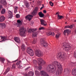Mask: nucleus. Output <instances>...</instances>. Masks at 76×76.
<instances>
[{"mask_svg":"<svg viewBox=\"0 0 76 76\" xmlns=\"http://www.w3.org/2000/svg\"><path fill=\"white\" fill-rule=\"evenodd\" d=\"M51 65L52 66V67H51L50 69L52 72H55V70H56V67H57L58 69H59L60 70L63 69L62 66H61V64H60V63L58 62L57 61L54 62L53 65L52 64Z\"/></svg>","mask_w":76,"mask_h":76,"instance_id":"obj_1","label":"nucleus"},{"mask_svg":"<svg viewBox=\"0 0 76 76\" xmlns=\"http://www.w3.org/2000/svg\"><path fill=\"white\" fill-rule=\"evenodd\" d=\"M37 61L38 63V64L39 65V67H38V69L39 70H41L42 69V67H41V64L42 63L43 64H44L45 63V61H43L42 59L41 58H38L37 59Z\"/></svg>","mask_w":76,"mask_h":76,"instance_id":"obj_2","label":"nucleus"},{"mask_svg":"<svg viewBox=\"0 0 76 76\" xmlns=\"http://www.w3.org/2000/svg\"><path fill=\"white\" fill-rule=\"evenodd\" d=\"M63 48H64L66 51H69V50L71 49V47L69 45V44L66 43H64L63 44Z\"/></svg>","mask_w":76,"mask_h":76,"instance_id":"obj_3","label":"nucleus"},{"mask_svg":"<svg viewBox=\"0 0 76 76\" xmlns=\"http://www.w3.org/2000/svg\"><path fill=\"white\" fill-rule=\"evenodd\" d=\"M27 53L31 56H32L34 55V52L29 47H28L27 48Z\"/></svg>","mask_w":76,"mask_h":76,"instance_id":"obj_4","label":"nucleus"},{"mask_svg":"<svg viewBox=\"0 0 76 76\" xmlns=\"http://www.w3.org/2000/svg\"><path fill=\"white\" fill-rule=\"evenodd\" d=\"M20 35L21 36L25 37V33L26 30H25V28L23 27L20 28L19 29Z\"/></svg>","mask_w":76,"mask_h":76,"instance_id":"obj_5","label":"nucleus"},{"mask_svg":"<svg viewBox=\"0 0 76 76\" xmlns=\"http://www.w3.org/2000/svg\"><path fill=\"white\" fill-rule=\"evenodd\" d=\"M35 53L36 56H38V57H39L42 56L43 55L42 53L39 50H36L35 52Z\"/></svg>","mask_w":76,"mask_h":76,"instance_id":"obj_6","label":"nucleus"},{"mask_svg":"<svg viewBox=\"0 0 76 76\" xmlns=\"http://www.w3.org/2000/svg\"><path fill=\"white\" fill-rule=\"evenodd\" d=\"M40 43H41V44L43 46V47H47V46L48 45H47V43L45 42V40H44V39H40Z\"/></svg>","mask_w":76,"mask_h":76,"instance_id":"obj_7","label":"nucleus"},{"mask_svg":"<svg viewBox=\"0 0 76 76\" xmlns=\"http://www.w3.org/2000/svg\"><path fill=\"white\" fill-rule=\"evenodd\" d=\"M59 55V58L60 59L64 58L66 56V53L63 52H61L58 54Z\"/></svg>","mask_w":76,"mask_h":76,"instance_id":"obj_8","label":"nucleus"},{"mask_svg":"<svg viewBox=\"0 0 76 76\" xmlns=\"http://www.w3.org/2000/svg\"><path fill=\"white\" fill-rule=\"evenodd\" d=\"M39 34V31H34L32 33V37L33 38H34L35 37H37V36Z\"/></svg>","mask_w":76,"mask_h":76,"instance_id":"obj_9","label":"nucleus"},{"mask_svg":"<svg viewBox=\"0 0 76 76\" xmlns=\"http://www.w3.org/2000/svg\"><path fill=\"white\" fill-rule=\"evenodd\" d=\"M71 33L70 30L69 29H66L63 32V34L64 35H66L67 34V35H69V34Z\"/></svg>","mask_w":76,"mask_h":76,"instance_id":"obj_10","label":"nucleus"},{"mask_svg":"<svg viewBox=\"0 0 76 76\" xmlns=\"http://www.w3.org/2000/svg\"><path fill=\"white\" fill-rule=\"evenodd\" d=\"M37 11H38V7H36L33 12H31V15H36Z\"/></svg>","mask_w":76,"mask_h":76,"instance_id":"obj_11","label":"nucleus"},{"mask_svg":"<svg viewBox=\"0 0 76 76\" xmlns=\"http://www.w3.org/2000/svg\"><path fill=\"white\" fill-rule=\"evenodd\" d=\"M40 73L42 76H50L44 71H41Z\"/></svg>","mask_w":76,"mask_h":76,"instance_id":"obj_12","label":"nucleus"},{"mask_svg":"<svg viewBox=\"0 0 76 76\" xmlns=\"http://www.w3.org/2000/svg\"><path fill=\"white\" fill-rule=\"evenodd\" d=\"M40 22L41 24L42 25H43V26H47V23H46V22L45 21H44V20H41Z\"/></svg>","mask_w":76,"mask_h":76,"instance_id":"obj_13","label":"nucleus"},{"mask_svg":"<svg viewBox=\"0 0 76 76\" xmlns=\"http://www.w3.org/2000/svg\"><path fill=\"white\" fill-rule=\"evenodd\" d=\"M33 17H34V16L32 15H28L26 16L25 18V19H28L29 21H30V20H31V19Z\"/></svg>","mask_w":76,"mask_h":76,"instance_id":"obj_14","label":"nucleus"},{"mask_svg":"<svg viewBox=\"0 0 76 76\" xmlns=\"http://www.w3.org/2000/svg\"><path fill=\"white\" fill-rule=\"evenodd\" d=\"M22 64V62H21V61H20L18 62H17L16 64L17 66L19 68V69H20V68H21L22 67V66H21V64Z\"/></svg>","mask_w":76,"mask_h":76,"instance_id":"obj_15","label":"nucleus"},{"mask_svg":"<svg viewBox=\"0 0 76 76\" xmlns=\"http://www.w3.org/2000/svg\"><path fill=\"white\" fill-rule=\"evenodd\" d=\"M5 20V17L3 15H2L0 17V22H3Z\"/></svg>","mask_w":76,"mask_h":76,"instance_id":"obj_16","label":"nucleus"},{"mask_svg":"<svg viewBox=\"0 0 76 76\" xmlns=\"http://www.w3.org/2000/svg\"><path fill=\"white\" fill-rule=\"evenodd\" d=\"M14 40L16 42H17V43H20V39L18 37H15L14 38Z\"/></svg>","mask_w":76,"mask_h":76,"instance_id":"obj_17","label":"nucleus"},{"mask_svg":"<svg viewBox=\"0 0 76 76\" xmlns=\"http://www.w3.org/2000/svg\"><path fill=\"white\" fill-rule=\"evenodd\" d=\"M8 13H9V18H10V19L12 18V17H13V14L12 13V12L10 11H9Z\"/></svg>","mask_w":76,"mask_h":76,"instance_id":"obj_18","label":"nucleus"},{"mask_svg":"<svg viewBox=\"0 0 76 76\" xmlns=\"http://www.w3.org/2000/svg\"><path fill=\"white\" fill-rule=\"evenodd\" d=\"M0 3L4 5V6L7 5V2L5 0H1L0 2Z\"/></svg>","mask_w":76,"mask_h":76,"instance_id":"obj_19","label":"nucleus"},{"mask_svg":"<svg viewBox=\"0 0 76 76\" xmlns=\"http://www.w3.org/2000/svg\"><path fill=\"white\" fill-rule=\"evenodd\" d=\"M70 72V70H69V69H65L64 71V74H66V75L67 74H69Z\"/></svg>","mask_w":76,"mask_h":76,"instance_id":"obj_20","label":"nucleus"},{"mask_svg":"<svg viewBox=\"0 0 76 76\" xmlns=\"http://www.w3.org/2000/svg\"><path fill=\"white\" fill-rule=\"evenodd\" d=\"M1 39H3L2 41H1V42L2 41H5L6 40H8V39H7V37L5 36H1Z\"/></svg>","mask_w":76,"mask_h":76,"instance_id":"obj_21","label":"nucleus"},{"mask_svg":"<svg viewBox=\"0 0 76 76\" xmlns=\"http://www.w3.org/2000/svg\"><path fill=\"white\" fill-rule=\"evenodd\" d=\"M38 15L40 18H43L44 16V14L42 13V12H39Z\"/></svg>","mask_w":76,"mask_h":76,"instance_id":"obj_22","label":"nucleus"},{"mask_svg":"<svg viewBox=\"0 0 76 76\" xmlns=\"http://www.w3.org/2000/svg\"><path fill=\"white\" fill-rule=\"evenodd\" d=\"M38 15L40 18H43L44 16V14L42 13V12H39Z\"/></svg>","mask_w":76,"mask_h":76,"instance_id":"obj_23","label":"nucleus"},{"mask_svg":"<svg viewBox=\"0 0 76 76\" xmlns=\"http://www.w3.org/2000/svg\"><path fill=\"white\" fill-rule=\"evenodd\" d=\"M38 15L40 18H43L44 16V14L42 13V12H39Z\"/></svg>","mask_w":76,"mask_h":76,"instance_id":"obj_24","label":"nucleus"},{"mask_svg":"<svg viewBox=\"0 0 76 76\" xmlns=\"http://www.w3.org/2000/svg\"><path fill=\"white\" fill-rule=\"evenodd\" d=\"M51 67H52V65H50L47 66V70L48 72H50L51 70Z\"/></svg>","mask_w":76,"mask_h":76,"instance_id":"obj_25","label":"nucleus"},{"mask_svg":"<svg viewBox=\"0 0 76 76\" xmlns=\"http://www.w3.org/2000/svg\"><path fill=\"white\" fill-rule=\"evenodd\" d=\"M47 35L49 36V35H52V36H53L55 35L54 33L53 32L52 33L51 31H49V32L48 33H47L46 34Z\"/></svg>","mask_w":76,"mask_h":76,"instance_id":"obj_26","label":"nucleus"},{"mask_svg":"<svg viewBox=\"0 0 76 76\" xmlns=\"http://www.w3.org/2000/svg\"><path fill=\"white\" fill-rule=\"evenodd\" d=\"M61 35V33L58 32L57 34L56 35V38H60V36Z\"/></svg>","mask_w":76,"mask_h":76,"instance_id":"obj_27","label":"nucleus"},{"mask_svg":"<svg viewBox=\"0 0 76 76\" xmlns=\"http://www.w3.org/2000/svg\"><path fill=\"white\" fill-rule=\"evenodd\" d=\"M35 73L36 76H39L40 75V73L37 70H36L35 71Z\"/></svg>","mask_w":76,"mask_h":76,"instance_id":"obj_28","label":"nucleus"},{"mask_svg":"<svg viewBox=\"0 0 76 76\" xmlns=\"http://www.w3.org/2000/svg\"><path fill=\"white\" fill-rule=\"evenodd\" d=\"M21 49L23 51H25V46L24 44H22L21 46Z\"/></svg>","mask_w":76,"mask_h":76,"instance_id":"obj_29","label":"nucleus"},{"mask_svg":"<svg viewBox=\"0 0 76 76\" xmlns=\"http://www.w3.org/2000/svg\"><path fill=\"white\" fill-rule=\"evenodd\" d=\"M72 74L73 75H76V69L72 70Z\"/></svg>","mask_w":76,"mask_h":76,"instance_id":"obj_30","label":"nucleus"},{"mask_svg":"<svg viewBox=\"0 0 76 76\" xmlns=\"http://www.w3.org/2000/svg\"><path fill=\"white\" fill-rule=\"evenodd\" d=\"M1 13L2 15H4L5 13H6V9H3L1 11Z\"/></svg>","mask_w":76,"mask_h":76,"instance_id":"obj_31","label":"nucleus"},{"mask_svg":"<svg viewBox=\"0 0 76 76\" xmlns=\"http://www.w3.org/2000/svg\"><path fill=\"white\" fill-rule=\"evenodd\" d=\"M34 72L31 71L28 72V76H34Z\"/></svg>","mask_w":76,"mask_h":76,"instance_id":"obj_32","label":"nucleus"},{"mask_svg":"<svg viewBox=\"0 0 76 76\" xmlns=\"http://www.w3.org/2000/svg\"><path fill=\"white\" fill-rule=\"evenodd\" d=\"M58 17V20H59L60 19H61L62 18L63 19L64 18V17L63 16H62V15H57Z\"/></svg>","mask_w":76,"mask_h":76,"instance_id":"obj_33","label":"nucleus"},{"mask_svg":"<svg viewBox=\"0 0 76 76\" xmlns=\"http://www.w3.org/2000/svg\"><path fill=\"white\" fill-rule=\"evenodd\" d=\"M25 4L26 7L27 8H28L29 7V4L28 2H26L25 3Z\"/></svg>","mask_w":76,"mask_h":76,"instance_id":"obj_34","label":"nucleus"},{"mask_svg":"<svg viewBox=\"0 0 76 76\" xmlns=\"http://www.w3.org/2000/svg\"><path fill=\"white\" fill-rule=\"evenodd\" d=\"M36 30H37L36 29H32L31 28H30L28 31V32H33L34 31H35Z\"/></svg>","mask_w":76,"mask_h":76,"instance_id":"obj_35","label":"nucleus"},{"mask_svg":"<svg viewBox=\"0 0 76 76\" xmlns=\"http://www.w3.org/2000/svg\"><path fill=\"white\" fill-rule=\"evenodd\" d=\"M10 68H8L6 70V71L4 72V74L6 75V73H7L8 72L10 71Z\"/></svg>","mask_w":76,"mask_h":76,"instance_id":"obj_36","label":"nucleus"},{"mask_svg":"<svg viewBox=\"0 0 76 76\" xmlns=\"http://www.w3.org/2000/svg\"><path fill=\"white\" fill-rule=\"evenodd\" d=\"M16 68V65L15 64H12L11 69H15Z\"/></svg>","mask_w":76,"mask_h":76,"instance_id":"obj_37","label":"nucleus"},{"mask_svg":"<svg viewBox=\"0 0 76 76\" xmlns=\"http://www.w3.org/2000/svg\"><path fill=\"white\" fill-rule=\"evenodd\" d=\"M37 38H35L34 39L33 41L32 42V44H35L37 43Z\"/></svg>","mask_w":76,"mask_h":76,"instance_id":"obj_38","label":"nucleus"},{"mask_svg":"<svg viewBox=\"0 0 76 76\" xmlns=\"http://www.w3.org/2000/svg\"><path fill=\"white\" fill-rule=\"evenodd\" d=\"M0 60H1V62H2V63H4V61H5V59H4V58H0Z\"/></svg>","mask_w":76,"mask_h":76,"instance_id":"obj_39","label":"nucleus"},{"mask_svg":"<svg viewBox=\"0 0 76 76\" xmlns=\"http://www.w3.org/2000/svg\"><path fill=\"white\" fill-rule=\"evenodd\" d=\"M18 9V7H16L14 11V12L15 13H16Z\"/></svg>","mask_w":76,"mask_h":76,"instance_id":"obj_40","label":"nucleus"},{"mask_svg":"<svg viewBox=\"0 0 76 76\" xmlns=\"http://www.w3.org/2000/svg\"><path fill=\"white\" fill-rule=\"evenodd\" d=\"M2 27L3 28H5L6 27V25L5 23H3L1 24Z\"/></svg>","mask_w":76,"mask_h":76,"instance_id":"obj_41","label":"nucleus"},{"mask_svg":"<svg viewBox=\"0 0 76 76\" xmlns=\"http://www.w3.org/2000/svg\"><path fill=\"white\" fill-rule=\"evenodd\" d=\"M33 63L34 64H37V61L36 60H34L33 61Z\"/></svg>","mask_w":76,"mask_h":76,"instance_id":"obj_42","label":"nucleus"},{"mask_svg":"<svg viewBox=\"0 0 76 76\" xmlns=\"http://www.w3.org/2000/svg\"><path fill=\"white\" fill-rule=\"evenodd\" d=\"M50 4L51 6H54V4L52 2V1H50Z\"/></svg>","mask_w":76,"mask_h":76,"instance_id":"obj_43","label":"nucleus"},{"mask_svg":"<svg viewBox=\"0 0 76 76\" xmlns=\"http://www.w3.org/2000/svg\"><path fill=\"white\" fill-rule=\"evenodd\" d=\"M16 17L17 18H20V15L19 14H16Z\"/></svg>","mask_w":76,"mask_h":76,"instance_id":"obj_44","label":"nucleus"},{"mask_svg":"<svg viewBox=\"0 0 76 76\" xmlns=\"http://www.w3.org/2000/svg\"><path fill=\"white\" fill-rule=\"evenodd\" d=\"M56 75H59L60 74V72H59V71H57L56 72Z\"/></svg>","mask_w":76,"mask_h":76,"instance_id":"obj_45","label":"nucleus"},{"mask_svg":"<svg viewBox=\"0 0 76 76\" xmlns=\"http://www.w3.org/2000/svg\"><path fill=\"white\" fill-rule=\"evenodd\" d=\"M16 25L17 26V27H19V26H20V25H21V24H19V23H16Z\"/></svg>","mask_w":76,"mask_h":76,"instance_id":"obj_46","label":"nucleus"},{"mask_svg":"<svg viewBox=\"0 0 76 76\" xmlns=\"http://www.w3.org/2000/svg\"><path fill=\"white\" fill-rule=\"evenodd\" d=\"M39 29V30H41L42 29H43V30H44L45 29V28H44V27H40Z\"/></svg>","mask_w":76,"mask_h":76,"instance_id":"obj_47","label":"nucleus"},{"mask_svg":"<svg viewBox=\"0 0 76 76\" xmlns=\"http://www.w3.org/2000/svg\"><path fill=\"white\" fill-rule=\"evenodd\" d=\"M17 22L18 23L20 24V23H21V21H20V20H17Z\"/></svg>","mask_w":76,"mask_h":76,"instance_id":"obj_48","label":"nucleus"},{"mask_svg":"<svg viewBox=\"0 0 76 76\" xmlns=\"http://www.w3.org/2000/svg\"><path fill=\"white\" fill-rule=\"evenodd\" d=\"M2 8H3V6L2 5L0 4V11H1V10Z\"/></svg>","mask_w":76,"mask_h":76,"instance_id":"obj_49","label":"nucleus"},{"mask_svg":"<svg viewBox=\"0 0 76 76\" xmlns=\"http://www.w3.org/2000/svg\"><path fill=\"white\" fill-rule=\"evenodd\" d=\"M43 12L44 13H46L47 11H46V10H43Z\"/></svg>","mask_w":76,"mask_h":76,"instance_id":"obj_50","label":"nucleus"},{"mask_svg":"<svg viewBox=\"0 0 76 76\" xmlns=\"http://www.w3.org/2000/svg\"><path fill=\"white\" fill-rule=\"evenodd\" d=\"M69 26H66L65 27V28H69Z\"/></svg>","mask_w":76,"mask_h":76,"instance_id":"obj_51","label":"nucleus"},{"mask_svg":"<svg viewBox=\"0 0 76 76\" xmlns=\"http://www.w3.org/2000/svg\"><path fill=\"white\" fill-rule=\"evenodd\" d=\"M72 27L73 26L72 25H71L70 26H69V28H72Z\"/></svg>","mask_w":76,"mask_h":76,"instance_id":"obj_52","label":"nucleus"},{"mask_svg":"<svg viewBox=\"0 0 76 76\" xmlns=\"http://www.w3.org/2000/svg\"><path fill=\"white\" fill-rule=\"evenodd\" d=\"M59 12H56V15H59Z\"/></svg>","mask_w":76,"mask_h":76,"instance_id":"obj_53","label":"nucleus"},{"mask_svg":"<svg viewBox=\"0 0 76 76\" xmlns=\"http://www.w3.org/2000/svg\"><path fill=\"white\" fill-rule=\"evenodd\" d=\"M69 10H70V11L69 12H71V8L70 7L68 8Z\"/></svg>","mask_w":76,"mask_h":76,"instance_id":"obj_54","label":"nucleus"},{"mask_svg":"<svg viewBox=\"0 0 76 76\" xmlns=\"http://www.w3.org/2000/svg\"><path fill=\"white\" fill-rule=\"evenodd\" d=\"M72 64H73V66H75V63H72Z\"/></svg>","mask_w":76,"mask_h":76,"instance_id":"obj_55","label":"nucleus"},{"mask_svg":"<svg viewBox=\"0 0 76 76\" xmlns=\"http://www.w3.org/2000/svg\"><path fill=\"white\" fill-rule=\"evenodd\" d=\"M43 8L44 7H41L40 9V10H42V9H43Z\"/></svg>","mask_w":76,"mask_h":76,"instance_id":"obj_56","label":"nucleus"},{"mask_svg":"<svg viewBox=\"0 0 76 76\" xmlns=\"http://www.w3.org/2000/svg\"><path fill=\"white\" fill-rule=\"evenodd\" d=\"M49 16V14H47L46 15V16Z\"/></svg>","mask_w":76,"mask_h":76,"instance_id":"obj_57","label":"nucleus"},{"mask_svg":"<svg viewBox=\"0 0 76 76\" xmlns=\"http://www.w3.org/2000/svg\"><path fill=\"white\" fill-rule=\"evenodd\" d=\"M18 59H17L16 60H15V61H14L13 62H15V61H18Z\"/></svg>","mask_w":76,"mask_h":76,"instance_id":"obj_58","label":"nucleus"},{"mask_svg":"<svg viewBox=\"0 0 76 76\" xmlns=\"http://www.w3.org/2000/svg\"><path fill=\"white\" fill-rule=\"evenodd\" d=\"M24 76H28V75H27V74H25Z\"/></svg>","mask_w":76,"mask_h":76,"instance_id":"obj_59","label":"nucleus"},{"mask_svg":"<svg viewBox=\"0 0 76 76\" xmlns=\"http://www.w3.org/2000/svg\"><path fill=\"white\" fill-rule=\"evenodd\" d=\"M8 61V63H10V62L9 61Z\"/></svg>","mask_w":76,"mask_h":76,"instance_id":"obj_60","label":"nucleus"},{"mask_svg":"<svg viewBox=\"0 0 76 76\" xmlns=\"http://www.w3.org/2000/svg\"><path fill=\"white\" fill-rule=\"evenodd\" d=\"M29 68H30V67H27L26 69H27L28 70V69H29Z\"/></svg>","mask_w":76,"mask_h":76,"instance_id":"obj_61","label":"nucleus"},{"mask_svg":"<svg viewBox=\"0 0 76 76\" xmlns=\"http://www.w3.org/2000/svg\"><path fill=\"white\" fill-rule=\"evenodd\" d=\"M42 7H44V4H42Z\"/></svg>","mask_w":76,"mask_h":76,"instance_id":"obj_62","label":"nucleus"},{"mask_svg":"<svg viewBox=\"0 0 76 76\" xmlns=\"http://www.w3.org/2000/svg\"><path fill=\"white\" fill-rule=\"evenodd\" d=\"M64 2H63V4H64Z\"/></svg>","mask_w":76,"mask_h":76,"instance_id":"obj_63","label":"nucleus"},{"mask_svg":"<svg viewBox=\"0 0 76 76\" xmlns=\"http://www.w3.org/2000/svg\"><path fill=\"white\" fill-rule=\"evenodd\" d=\"M75 32H76V29L75 30Z\"/></svg>","mask_w":76,"mask_h":76,"instance_id":"obj_64","label":"nucleus"}]
</instances>
